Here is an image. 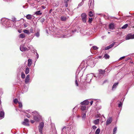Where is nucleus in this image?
<instances>
[{
	"mask_svg": "<svg viewBox=\"0 0 134 134\" xmlns=\"http://www.w3.org/2000/svg\"><path fill=\"white\" fill-rule=\"evenodd\" d=\"M25 27H26V25H24Z\"/></svg>",
	"mask_w": 134,
	"mask_h": 134,
	"instance_id": "nucleus-60",
	"label": "nucleus"
},
{
	"mask_svg": "<svg viewBox=\"0 0 134 134\" xmlns=\"http://www.w3.org/2000/svg\"><path fill=\"white\" fill-rule=\"evenodd\" d=\"M35 35L37 37H38L39 36H40V34L39 32H37L35 34Z\"/></svg>",
	"mask_w": 134,
	"mask_h": 134,
	"instance_id": "nucleus-34",
	"label": "nucleus"
},
{
	"mask_svg": "<svg viewBox=\"0 0 134 134\" xmlns=\"http://www.w3.org/2000/svg\"><path fill=\"white\" fill-rule=\"evenodd\" d=\"M1 103V102L0 101V104Z\"/></svg>",
	"mask_w": 134,
	"mask_h": 134,
	"instance_id": "nucleus-62",
	"label": "nucleus"
},
{
	"mask_svg": "<svg viewBox=\"0 0 134 134\" xmlns=\"http://www.w3.org/2000/svg\"><path fill=\"white\" fill-rule=\"evenodd\" d=\"M69 1V0H65L64 2L65 3H67Z\"/></svg>",
	"mask_w": 134,
	"mask_h": 134,
	"instance_id": "nucleus-46",
	"label": "nucleus"
},
{
	"mask_svg": "<svg viewBox=\"0 0 134 134\" xmlns=\"http://www.w3.org/2000/svg\"><path fill=\"white\" fill-rule=\"evenodd\" d=\"M42 7L43 9H45L46 8L45 7V6H42Z\"/></svg>",
	"mask_w": 134,
	"mask_h": 134,
	"instance_id": "nucleus-54",
	"label": "nucleus"
},
{
	"mask_svg": "<svg viewBox=\"0 0 134 134\" xmlns=\"http://www.w3.org/2000/svg\"><path fill=\"white\" fill-rule=\"evenodd\" d=\"M65 3V6L66 7H67L68 6V3Z\"/></svg>",
	"mask_w": 134,
	"mask_h": 134,
	"instance_id": "nucleus-50",
	"label": "nucleus"
},
{
	"mask_svg": "<svg viewBox=\"0 0 134 134\" xmlns=\"http://www.w3.org/2000/svg\"><path fill=\"white\" fill-rule=\"evenodd\" d=\"M13 102L15 104H16L17 103H18L19 102L18 99L16 98L15 99L13 100Z\"/></svg>",
	"mask_w": 134,
	"mask_h": 134,
	"instance_id": "nucleus-31",
	"label": "nucleus"
},
{
	"mask_svg": "<svg viewBox=\"0 0 134 134\" xmlns=\"http://www.w3.org/2000/svg\"><path fill=\"white\" fill-rule=\"evenodd\" d=\"M128 26V25L127 24H125L122 27V29H125Z\"/></svg>",
	"mask_w": 134,
	"mask_h": 134,
	"instance_id": "nucleus-30",
	"label": "nucleus"
},
{
	"mask_svg": "<svg viewBox=\"0 0 134 134\" xmlns=\"http://www.w3.org/2000/svg\"><path fill=\"white\" fill-rule=\"evenodd\" d=\"M34 113L37 114V116L35 115L34 116V119L36 121H38L39 119L38 118L39 116V114L36 111H35L34 112Z\"/></svg>",
	"mask_w": 134,
	"mask_h": 134,
	"instance_id": "nucleus-4",
	"label": "nucleus"
},
{
	"mask_svg": "<svg viewBox=\"0 0 134 134\" xmlns=\"http://www.w3.org/2000/svg\"><path fill=\"white\" fill-rule=\"evenodd\" d=\"M89 15L91 17H93V12L91 11H90L89 12Z\"/></svg>",
	"mask_w": 134,
	"mask_h": 134,
	"instance_id": "nucleus-22",
	"label": "nucleus"
},
{
	"mask_svg": "<svg viewBox=\"0 0 134 134\" xmlns=\"http://www.w3.org/2000/svg\"><path fill=\"white\" fill-rule=\"evenodd\" d=\"M70 134H75V133L74 131H72L71 132Z\"/></svg>",
	"mask_w": 134,
	"mask_h": 134,
	"instance_id": "nucleus-47",
	"label": "nucleus"
},
{
	"mask_svg": "<svg viewBox=\"0 0 134 134\" xmlns=\"http://www.w3.org/2000/svg\"><path fill=\"white\" fill-rule=\"evenodd\" d=\"M83 4V1L81 2L78 5L79 6H81Z\"/></svg>",
	"mask_w": 134,
	"mask_h": 134,
	"instance_id": "nucleus-40",
	"label": "nucleus"
},
{
	"mask_svg": "<svg viewBox=\"0 0 134 134\" xmlns=\"http://www.w3.org/2000/svg\"><path fill=\"white\" fill-rule=\"evenodd\" d=\"M75 84L76 86H78V83L77 81L76 80H75Z\"/></svg>",
	"mask_w": 134,
	"mask_h": 134,
	"instance_id": "nucleus-43",
	"label": "nucleus"
},
{
	"mask_svg": "<svg viewBox=\"0 0 134 134\" xmlns=\"http://www.w3.org/2000/svg\"><path fill=\"white\" fill-rule=\"evenodd\" d=\"M118 83H115L113 86L112 88H116V86L118 85Z\"/></svg>",
	"mask_w": 134,
	"mask_h": 134,
	"instance_id": "nucleus-27",
	"label": "nucleus"
},
{
	"mask_svg": "<svg viewBox=\"0 0 134 134\" xmlns=\"http://www.w3.org/2000/svg\"><path fill=\"white\" fill-rule=\"evenodd\" d=\"M20 50L22 52H23L27 50V48L23 46H21L20 47Z\"/></svg>",
	"mask_w": 134,
	"mask_h": 134,
	"instance_id": "nucleus-11",
	"label": "nucleus"
},
{
	"mask_svg": "<svg viewBox=\"0 0 134 134\" xmlns=\"http://www.w3.org/2000/svg\"><path fill=\"white\" fill-rule=\"evenodd\" d=\"M134 38V34L133 35H128L126 37V40Z\"/></svg>",
	"mask_w": 134,
	"mask_h": 134,
	"instance_id": "nucleus-6",
	"label": "nucleus"
},
{
	"mask_svg": "<svg viewBox=\"0 0 134 134\" xmlns=\"http://www.w3.org/2000/svg\"><path fill=\"white\" fill-rule=\"evenodd\" d=\"M102 57V56H99L97 57V58L98 59V58L100 59V58H101Z\"/></svg>",
	"mask_w": 134,
	"mask_h": 134,
	"instance_id": "nucleus-49",
	"label": "nucleus"
},
{
	"mask_svg": "<svg viewBox=\"0 0 134 134\" xmlns=\"http://www.w3.org/2000/svg\"><path fill=\"white\" fill-rule=\"evenodd\" d=\"M4 113L3 111H1L0 114V118L2 119L4 117Z\"/></svg>",
	"mask_w": 134,
	"mask_h": 134,
	"instance_id": "nucleus-13",
	"label": "nucleus"
},
{
	"mask_svg": "<svg viewBox=\"0 0 134 134\" xmlns=\"http://www.w3.org/2000/svg\"><path fill=\"white\" fill-rule=\"evenodd\" d=\"M111 47H110V46H108L106 47L105 48V50H107L109 49L110 48H111Z\"/></svg>",
	"mask_w": 134,
	"mask_h": 134,
	"instance_id": "nucleus-38",
	"label": "nucleus"
},
{
	"mask_svg": "<svg viewBox=\"0 0 134 134\" xmlns=\"http://www.w3.org/2000/svg\"><path fill=\"white\" fill-rule=\"evenodd\" d=\"M26 18L30 20L32 18V16L30 14H28L26 16Z\"/></svg>",
	"mask_w": 134,
	"mask_h": 134,
	"instance_id": "nucleus-15",
	"label": "nucleus"
},
{
	"mask_svg": "<svg viewBox=\"0 0 134 134\" xmlns=\"http://www.w3.org/2000/svg\"><path fill=\"white\" fill-rule=\"evenodd\" d=\"M44 123L43 122H41L38 126L39 132L41 134H42V130L44 126Z\"/></svg>",
	"mask_w": 134,
	"mask_h": 134,
	"instance_id": "nucleus-2",
	"label": "nucleus"
},
{
	"mask_svg": "<svg viewBox=\"0 0 134 134\" xmlns=\"http://www.w3.org/2000/svg\"><path fill=\"white\" fill-rule=\"evenodd\" d=\"M75 108H73V109H74Z\"/></svg>",
	"mask_w": 134,
	"mask_h": 134,
	"instance_id": "nucleus-61",
	"label": "nucleus"
},
{
	"mask_svg": "<svg viewBox=\"0 0 134 134\" xmlns=\"http://www.w3.org/2000/svg\"><path fill=\"white\" fill-rule=\"evenodd\" d=\"M67 9L68 10V8H67L66 9V10H66Z\"/></svg>",
	"mask_w": 134,
	"mask_h": 134,
	"instance_id": "nucleus-57",
	"label": "nucleus"
},
{
	"mask_svg": "<svg viewBox=\"0 0 134 134\" xmlns=\"http://www.w3.org/2000/svg\"><path fill=\"white\" fill-rule=\"evenodd\" d=\"M30 80V78H26L25 80V82L26 83H28Z\"/></svg>",
	"mask_w": 134,
	"mask_h": 134,
	"instance_id": "nucleus-25",
	"label": "nucleus"
},
{
	"mask_svg": "<svg viewBox=\"0 0 134 134\" xmlns=\"http://www.w3.org/2000/svg\"><path fill=\"white\" fill-rule=\"evenodd\" d=\"M68 16L66 17L64 16H62L60 17V18L61 21H66V20L68 19Z\"/></svg>",
	"mask_w": 134,
	"mask_h": 134,
	"instance_id": "nucleus-9",
	"label": "nucleus"
},
{
	"mask_svg": "<svg viewBox=\"0 0 134 134\" xmlns=\"http://www.w3.org/2000/svg\"><path fill=\"white\" fill-rule=\"evenodd\" d=\"M18 31L19 33H21V30H18Z\"/></svg>",
	"mask_w": 134,
	"mask_h": 134,
	"instance_id": "nucleus-52",
	"label": "nucleus"
},
{
	"mask_svg": "<svg viewBox=\"0 0 134 134\" xmlns=\"http://www.w3.org/2000/svg\"><path fill=\"white\" fill-rule=\"evenodd\" d=\"M112 121V118L111 117H110L108 118L107 120L106 125H108L110 124Z\"/></svg>",
	"mask_w": 134,
	"mask_h": 134,
	"instance_id": "nucleus-7",
	"label": "nucleus"
},
{
	"mask_svg": "<svg viewBox=\"0 0 134 134\" xmlns=\"http://www.w3.org/2000/svg\"><path fill=\"white\" fill-rule=\"evenodd\" d=\"M125 57V56H123L122 57H121L119 59V60H120L124 58Z\"/></svg>",
	"mask_w": 134,
	"mask_h": 134,
	"instance_id": "nucleus-44",
	"label": "nucleus"
},
{
	"mask_svg": "<svg viewBox=\"0 0 134 134\" xmlns=\"http://www.w3.org/2000/svg\"><path fill=\"white\" fill-rule=\"evenodd\" d=\"M21 77L23 79H24L25 77V75L23 72H22L21 73Z\"/></svg>",
	"mask_w": 134,
	"mask_h": 134,
	"instance_id": "nucleus-28",
	"label": "nucleus"
},
{
	"mask_svg": "<svg viewBox=\"0 0 134 134\" xmlns=\"http://www.w3.org/2000/svg\"><path fill=\"white\" fill-rule=\"evenodd\" d=\"M100 131L99 129H98L95 132V134H99Z\"/></svg>",
	"mask_w": 134,
	"mask_h": 134,
	"instance_id": "nucleus-26",
	"label": "nucleus"
},
{
	"mask_svg": "<svg viewBox=\"0 0 134 134\" xmlns=\"http://www.w3.org/2000/svg\"><path fill=\"white\" fill-rule=\"evenodd\" d=\"M92 74L87 75L86 76L87 80V79L89 80L90 79V81H91L92 78Z\"/></svg>",
	"mask_w": 134,
	"mask_h": 134,
	"instance_id": "nucleus-12",
	"label": "nucleus"
},
{
	"mask_svg": "<svg viewBox=\"0 0 134 134\" xmlns=\"http://www.w3.org/2000/svg\"><path fill=\"white\" fill-rule=\"evenodd\" d=\"M89 103V102L87 100H85L82 102H81V105H88Z\"/></svg>",
	"mask_w": 134,
	"mask_h": 134,
	"instance_id": "nucleus-10",
	"label": "nucleus"
},
{
	"mask_svg": "<svg viewBox=\"0 0 134 134\" xmlns=\"http://www.w3.org/2000/svg\"><path fill=\"white\" fill-rule=\"evenodd\" d=\"M92 47L94 50H96L98 49V48L96 46H94Z\"/></svg>",
	"mask_w": 134,
	"mask_h": 134,
	"instance_id": "nucleus-35",
	"label": "nucleus"
},
{
	"mask_svg": "<svg viewBox=\"0 0 134 134\" xmlns=\"http://www.w3.org/2000/svg\"><path fill=\"white\" fill-rule=\"evenodd\" d=\"M93 20V19L92 18H89V20L88 21V22H89L90 23H91L92 22Z\"/></svg>",
	"mask_w": 134,
	"mask_h": 134,
	"instance_id": "nucleus-37",
	"label": "nucleus"
},
{
	"mask_svg": "<svg viewBox=\"0 0 134 134\" xmlns=\"http://www.w3.org/2000/svg\"><path fill=\"white\" fill-rule=\"evenodd\" d=\"M39 1H38V2H39Z\"/></svg>",
	"mask_w": 134,
	"mask_h": 134,
	"instance_id": "nucleus-63",
	"label": "nucleus"
},
{
	"mask_svg": "<svg viewBox=\"0 0 134 134\" xmlns=\"http://www.w3.org/2000/svg\"><path fill=\"white\" fill-rule=\"evenodd\" d=\"M114 28V25L112 24H110L109 25V28L110 29H113Z\"/></svg>",
	"mask_w": 134,
	"mask_h": 134,
	"instance_id": "nucleus-17",
	"label": "nucleus"
},
{
	"mask_svg": "<svg viewBox=\"0 0 134 134\" xmlns=\"http://www.w3.org/2000/svg\"><path fill=\"white\" fill-rule=\"evenodd\" d=\"M52 11V9H51L49 11V13H51V12Z\"/></svg>",
	"mask_w": 134,
	"mask_h": 134,
	"instance_id": "nucleus-56",
	"label": "nucleus"
},
{
	"mask_svg": "<svg viewBox=\"0 0 134 134\" xmlns=\"http://www.w3.org/2000/svg\"><path fill=\"white\" fill-rule=\"evenodd\" d=\"M29 120L27 119H24V121L22 122V124L25 125L26 126H29Z\"/></svg>",
	"mask_w": 134,
	"mask_h": 134,
	"instance_id": "nucleus-5",
	"label": "nucleus"
},
{
	"mask_svg": "<svg viewBox=\"0 0 134 134\" xmlns=\"http://www.w3.org/2000/svg\"><path fill=\"white\" fill-rule=\"evenodd\" d=\"M37 53L36 58L37 59L38 58L39 56H38V54H37V53Z\"/></svg>",
	"mask_w": 134,
	"mask_h": 134,
	"instance_id": "nucleus-55",
	"label": "nucleus"
},
{
	"mask_svg": "<svg viewBox=\"0 0 134 134\" xmlns=\"http://www.w3.org/2000/svg\"><path fill=\"white\" fill-rule=\"evenodd\" d=\"M97 127L95 126H93L92 127L93 129V130H95V129H96L97 128Z\"/></svg>",
	"mask_w": 134,
	"mask_h": 134,
	"instance_id": "nucleus-42",
	"label": "nucleus"
},
{
	"mask_svg": "<svg viewBox=\"0 0 134 134\" xmlns=\"http://www.w3.org/2000/svg\"><path fill=\"white\" fill-rule=\"evenodd\" d=\"M25 115L28 118H29L30 117V115L27 113H25Z\"/></svg>",
	"mask_w": 134,
	"mask_h": 134,
	"instance_id": "nucleus-36",
	"label": "nucleus"
},
{
	"mask_svg": "<svg viewBox=\"0 0 134 134\" xmlns=\"http://www.w3.org/2000/svg\"><path fill=\"white\" fill-rule=\"evenodd\" d=\"M29 68L27 67L25 71V73L26 74H27L29 73Z\"/></svg>",
	"mask_w": 134,
	"mask_h": 134,
	"instance_id": "nucleus-21",
	"label": "nucleus"
},
{
	"mask_svg": "<svg viewBox=\"0 0 134 134\" xmlns=\"http://www.w3.org/2000/svg\"><path fill=\"white\" fill-rule=\"evenodd\" d=\"M25 34H21L19 35V37L21 38H23L25 37Z\"/></svg>",
	"mask_w": 134,
	"mask_h": 134,
	"instance_id": "nucleus-24",
	"label": "nucleus"
},
{
	"mask_svg": "<svg viewBox=\"0 0 134 134\" xmlns=\"http://www.w3.org/2000/svg\"><path fill=\"white\" fill-rule=\"evenodd\" d=\"M109 56L107 54H105L104 56V57L106 59H109Z\"/></svg>",
	"mask_w": 134,
	"mask_h": 134,
	"instance_id": "nucleus-20",
	"label": "nucleus"
},
{
	"mask_svg": "<svg viewBox=\"0 0 134 134\" xmlns=\"http://www.w3.org/2000/svg\"><path fill=\"white\" fill-rule=\"evenodd\" d=\"M30 75H27L26 77V78H30Z\"/></svg>",
	"mask_w": 134,
	"mask_h": 134,
	"instance_id": "nucleus-51",
	"label": "nucleus"
},
{
	"mask_svg": "<svg viewBox=\"0 0 134 134\" xmlns=\"http://www.w3.org/2000/svg\"><path fill=\"white\" fill-rule=\"evenodd\" d=\"M122 104L121 102H120V103L118 104V107H121L122 106Z\"/></svg>",
	"mask_w": 134,
	"mask_h": 134,
	"instance_id": "nucleus-39",
	"label": "nucleus"
},
{
	"mask_svg": "<svg viewBox=\"0 0 134 134\" xmlns=\"http://www.w3.org/2000/svg\"><path fill=\"white\" fill-rule=\"evenodd\" d=\"M115 44V42H113V43H112L111 45H109L111 48Z\"/></svg>",
	"mask_w": 134,
	"mask_h": 134,
	"instance_id": "nucleus-41",
	"label": "nucleus"
},
{
	"mask_svg": "<svg viewBox=\"0 0 134 134\" xmlns=\"http://www.w3.org/2000/svg\"><path fill=\"white\" fill-rule=\"evenodd\" d=\"M34 120H31V123L33 124L34 122Z\"/></svg>",
	"mask_w": 134,
	"mask_h": 134,
	"instance_id": "nucleus-48",
	"label": "nucleus"
},
{
	"mask_svg": "<svg viewBox=\"0 0 134 134\" xmlns=\"http://www.w3.org/2000/svg\"><path fill=\"white\" fill-rule=\"evenodd\" d=\"M86 113H83L82 115V118L83 119H85L86 118Z\"/></svg>",
	"mask_w": 134,
	"mask_h": 134,
	"instance_id": "nucleus-19",
	"label": "nucleus"
},
{
	"mask_svg": "<svg viewBox=\"0 0 134 134\" xmlns=\"http://www.w3.org/2000/svg\"><path fill=\"white\" fill-rule=\"evenodd\" d=\"M117 130V128L116 127H115L113 129V134H115L116 133V132Z\"/></svg>",
	"mask_w": 134,
	"mask_h": 134,
	"instance_id": "nucleus-33",
	"label": "nucleus"
},
{
	"mask_svg": "<svg viewBox=\"0 0 134 134\" xmlns=\"http://www.w3.org/2000/svg\"><path fill=\"white\" fill-rule=\"evenodd\" d=\"M108 34H110V32H108Z\"/></svg>",
	"mask_w": 134,
	"mask_h": 134,
	"instance_id": "nucleus-58",
	"label": "nucleus"
},
{
	"mask_svg": "<svg viewBox=\"0 0 134 134\" xmlns=\"http://www.w3.org/2000/svg\"><path fill=\"white\" fill-rule=\"evenodd\" d=\"M93 101H91L90 102V103L91 104V105H92L93 104Z\"/></svg>",
	"mask_w": 134,
	"mask_h": 134,
	"instance_id": "nucleus-53",
	"label": "nucleus"
},
{
	"mask_svg": "<svg viewBox=\"0 0 134 134\" xmlns=\"http://www.w3.org/2000/svg\"><path fill=\"white\" fill-rule=\"evenodd\" d=\"M40 12V10L38 11L35 12V14L37 15H41L42 14V13Z\"/></svg>",
	"mask_w": 134,
	"mask_h": 134,
	"instance_id": "nucleus-29",
	"label": "nucleus"
},
{
	"mask_svg": "<svg viewBox=\"0 0 134 134\" xmlns=\"http://www.w3.org/2000/svg\"><path fill=\"white\" fill-rule=\"evenodd\" d=\"M86 109L87 108L86 107L85 105L82 106H81V110L83 111H84L85 110H86Z\"/></svg>",
	"mask_w": 134,
	"mask_h": 134,
	"instance_id": "nucleus-16",
	"label": "nucleus"
},
{
	"mask_svg": "<svg viewBox=\"0 0 134 134\" xmlns=\"http://www.w3.org/2000/svg\"><path fill=\"white\" fill-rule=\"evenodd\" d=\"M30 31L31 33H33V30L32 28L31 29H30Z\"/></svg>",
	"mask_w": 134,
	"mask_h": 134,
	"instance_id": "nucleus-45",
	"label": "nucleus"
},
{
	"mask_svg": "<svg viewBox=\"0 0 134 134\" xmlns=\"http://www.w3.org/2000/svg\"><path fill=\"white\" fill-rule=\"evenodd\" d=\"M23 31L24 33H25L27 34H30L29 31L26 29L23 30Z\"/></svg>",
	"mask_w": 134,
	"mask_h": 134,
	"instance_id": "nucleus-23",
	"label": "nucleus"
},
{
	"mask_svg": "<svg viewBox=\"0 0 134 134\" xmlns=\"http://www.w3.org/2000/svg\"><path fill=\"white\" fill-rule=\"evenodd\" d=\"M68 130V129L66 127H64L62 130V134H67V131Z\"/></svg>",
	"mask_w": 134,
	"mask_h": 134,
	"instance_id": "nucleus-8",
	"label": "nucleus"
},
{
	"mask_svg": "<svg viewBox=\"0 0 134 134\" xmlns=\"http://www.w3.org/2000/svg\"><path fill=\"white\" fill-rule=\"evenodd\" d=\"M28 66H30L32 63L31 60V59H29L28 60Z\"/></svg>",
	"mask_w": 134,
	"mask_h": 134,
	"instance_id": "nucleus-14",
	"label": "nucleus"
},
{
	"mask_svg": "<svg viewBox=\"0 0 134 134\" xmlns=\"http://www.w3.org/2000/svg\"><path fill=\"white\" fill-rule=\"evenodd\" d=\"M25 27H26V25H24Z\"/></svg>",
	"mask_w": 134,
	"mask_h": 134,
	"instance_id": "nucleus-59",
	"label": "nucleus"
},
{
	"mask_svg": "<svg viewBox=\"0 0 134 134\" xmlns=\"http://www.w3.org/2000/svg\"><path fill=\"white\" fill-rule=\"evenodd\" d=\"M19 104V108H22V104L21 102H18Z\"/></svg>",
	"mask_w": 134,
	"mask_h": 134,
	"instance_id": "nucleus-32",
	"label": "nucleus"
},
{
	"mask_svg": "<svg viewBox=\"0 0 134 134\" xmlns=\"http://www.w3.org/2000/svg\"><path fill=\"white\" fill-rule=\"evenodd\" d=\"M81 16L82 21L83 23H86L87 19V15L85 13H83L81 14Z\"/></svg>",
	"mask_w": 134,
	"mask_h": 134,
	"instance_id": "nucleus-3",
	"label": "nucleus"
},
{
	"mask_svg": "<svg viewBox=\"0 0 134 134\" xmlns=\"http://www.w3.org/2000/svg\"><path fill=\"white\" fill-rule=\"evenodd\" d=\"M98 71L99 73L97 77L99 78H101L104 75L105 70L100 69L98 70Z\"/></svg>",
	"mask_w": 134,
	"mask_h": 134,
	"instance_id": "nucleus-1",
	"label": "nucleus"
},
{
	"mask_svg": "<svg viewBox=\"0 0 134 134\" xmlns=\"http://www.w3.org/2000/svg\"><path fill=\"white\" fill-rule=\"evenodd\" d=\"M99 122V119H97L94 121L93 123L95 124H98Z\"/></svg>",
	"mask_w": 134,
	"mask_h": 134,
	"instance_id": "nucleus-18",
	"label": "nucleus"
}]
</instances>
